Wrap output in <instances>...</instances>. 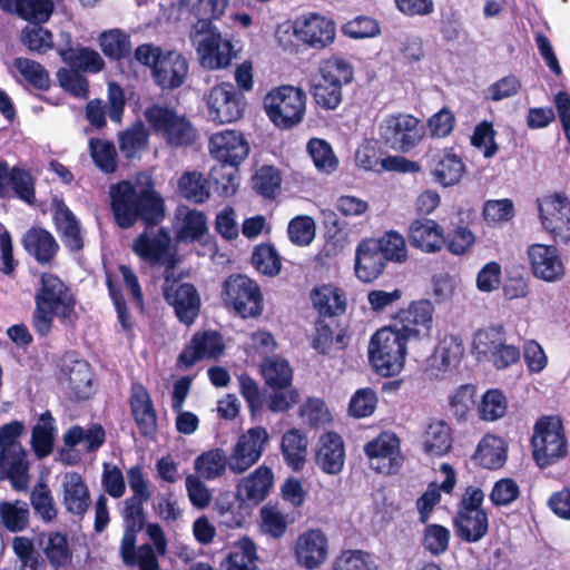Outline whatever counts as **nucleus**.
Segmentation results:
<instances>
[{
  "label": "nucleus",
  "mask_w": 570,
  "mask_h": 570,
  "mask_svg": "<svg viewBox=\"0 0 570 570\" xmlns=\"http://www.w3.org/2000/svg\"><path fill=\"white\" fill-rule=\"evenodd\" d=\"M269 442L267 430L257 425L248 429L239 435L228 456V468L232 472L239 474L247 471L262 458L266 445Z\"/></svg>",
  "instance_id": "nucleus-16"
},
{
  "label": "nucleus",
  "mask_w": 570,
  "mask_h": 570,
  "mask_svg": "<svg viewBox=\"0 0 570 570\" xmlns=\"http://www.w3.org/2000/svg\"><path fill=\"white\" fill-rule=\"evenodd\" d=\"M208 117L216 124H230L243 117L245 98L234 85L222 82L206 96Z\"/></svg>",
  "instance_id": "nucleus-14"
},
{
  "label": "nucleus",
  "mask_w": 570,
  "mask_h": 570,
  "mask_svg": "<svg viewBox=\"0 0 570 570\" xmlns=\"http://www.w3.org/2000/svg\"><path fill=\"white\" fill-rule=\"evenodd\" d=\"M307 153L318 171L331 174L337 169L338 159L325 139L311 138L307 142Z\"/></svg>",
  "instance_id": "nucleus-60"
},
{
  "label": "nucleus",
  "mask_w": 570,
  "mask_h": 570,
  "mask_svg": "<svg viewBox=\"0 0 570 570\" xmlns=\"http://www.w3.org/2000/svg\"><path fill=\"white\" fill-rule=\"evenodd\" d=\"M295 37L314 49H324L335 40V22L317 12L298 16L293 22Z\"/></svg>",
  "instance_id": "nucleus-20"
},
{
  "label": "nucleus",
  "mask_w": 570,
  "mask_h": 570,
  "mask_svg": "<svg viewBox=\"0 0 570 570\" xmlns=\"http://www.w3.org/2000/svg\"><path fill=\"white\" fill-rule=\"evenodd\" d=\"M380 141L389 149L406 154L423 139L424 128L421 120L410 114H392L379 126Z\"/></svg>",
  "instance_id": "nucleus-11"
},
{
  "label": "nucleus",
  "mask_w": 570,
  "mask_h": 570,
  "mask_svg": "<svg viewBox=\"0 0 570 570\" xmlns=\"http://www.w3.org/2000/svg\"><path fill=\"white\" fill-rule=\"evenodd\" d=\"M309 91L315 104L322 109L334 110L342 102V83L333 73L316 75Z\"/></svg>",
  "instance_id": "nucleus-42"
},
{
  "label": "nucleus",
  "mask_w": 570,
  "mask_h": 570,
  "mask_svg": "<svg viewBox=\"0 0 570 570\" xmlns=\"http://www.w3.org/2000/svg\"><path fill=\"white\" fill-rule=\"evenodd\" d=\"M472 461L474 465L488 470L502 468L507 461V448L503 439L492 434L484 435L472 455Z\"/></svg>",
  "instance_id": "nucleus-40"
},
{
  "label": "nucleus",
  "mask_w": 570,
  "mask_h": 570,
  "mask_svg": "<svg viewBox=\"0 0 570 570\" xmlns=\"http://www.w3.org/2000/svg\"><path fill=\"white\" fill-rule=\"evenodd\" d=\"M387 263L374 238L362 239L355 249L354 272L362 283H372L384 272Z\"/></svg>",
  "instance_id": "nucleus-29"
},
{
  "label": "nucleus",
  "mask_w": 570,
  "mask_h": 570,
  "mask_svg": "<svg viewBox=\"0 0 570 570\" xmlns=\"http://www.w3.org/2000/svg\"><path fill=\"white\" fill-rule=\"evenodd\" d=\"M92 381V373L87 363L73 366L68 375L71 399L75 401L88 400L94 393Z\"/></svg>",
  "instance_id": "nucleus-61"
},
{
  "label": "nucleus",
  "mask_w": 570,
  "mask_h": 570,
  "mask_svg": "<svg viewBox=\"0 0 570 570\" xmlns=\"http://www.w3.org/2000/svg\"><path fill=\"white\" fill-rule=\"evenodd\" d=\"M532 459L540 469L557 464L568 455V439L559 415H542L530 440Z\"/></svg>",
  "instance_id": "nucleus-5"
},
{
  "label": "nucleus",
  "mask_w": 570,
  "mask_h": 570,
  "mask_svg": "<svg viewBox=\"0 0 570 570\" xmlns=\"http://www.w3.org/2000/svg\"><path fill=\"white\" fill-rule=\"evenodd\" d=\"M30 505L43 523H50L58 517V508L52 491L45 481H38L30 492Z\"/></svg>",
  "instance_id": "nucleus-52"
},
{
  "label": "nucleus",
  "mask_w": 570,
  "mask_h": 570,
  "mask_svg": "<svg viewBox=\"0 0 570 570\" xmlns=\"http://www.w3.org/2000/svg\"><path fill=\"white\" fill-rule=\"evenodd\" d=\"M250 263L254 268L268 277H275L282 269V257L271 243H261L253 249Z\"/></svg>",
  "instance_id": "nucleus-55"
},
{
  "label": "nucleus",
  "mask_w": 570,
  "mask_h": 570,
  "mask_svg": "<svg viewBox=\"0 0 570 570\" xmlns=\"http://www.w3.org/2000/svg\"><path fill=\"white\" fill-rule=\"evenodd\" d=\"M220 299L227 311L243 320L258 318L264 312L261 285L246 274L228 275L222 284Z\"/></svg>",
  "instance_id": "nucleus-8"
},
{
  "label": "nucleus",
  "mask_w": 570,
  "mask_h": 570,
  "mask_svg": "<svg viewBox=\"0 0 570 570\" xmlns=\"http://www.w3.org/2000/svg\"><path fill=\"white\" fill-rule=\"evenodd\" d=\"M410 344L413 342L391 323L377 330L368 344V361L374 371L384 377L397 375L404 368Z\"/></svg>",
  "instance_id": "nucleus-4"
},
{
  "label": "nucleus",
  "mask_w": 570,
  "mask_h": 570,
  "mask_svg": "<svg viewBox=\"0 0 570 570\" xmlns=\"http://www.w3.org/2000/svg\"><path fill=\"white\" fill-rule=\"evenodd\" d=\"M207 219L203 212L188 210L185 215L181 226L177 232V238L185 243L200 242L207 234Z\"/></svg>",
  "instance_id": "nucleus-63"
},
{
  "label": "nucleus",
  "mask_w": 570,
  "mask_h": 570,
  "mask_svg": "<svg viewBox=\"0 0 570 570\" xmlns=\"http://www.w3.org/2000/svg\"><path fill=\"white\" fill-rule=\"evenodd\" d=\"M77 298L72 289L56 274L45 272L40 275L39 287L35 294L32 327L40 337H46L57 317L66 327H73L78 320Z\"/></svg>",
  "instance_id": "nucleus-2"
},
{
  "label": "nucleus",
  "mask_w": 570,
  "mask_h": 570,
  "mask_svg": "<svg viewBox=\"0 0 570 570\" xmlns=\"http://www.w3.org/2000/svg\"><path fill=\"white\" fill-rule=\"evenodd\" d=\"M137 533L131 529H125V534L120 544V556L122 562L128 567L138 566L140 570L145 569V560H158L154 548L149 543H144L136 548Z\"/></svg>",
  "instance_id": "nucleus-50"
},
{
  "label": "nucleus",
  "mask_w": 570,
  "mask_h": 570,
  "mask_svg": "<svg viewBox=\"0 0 570 570\" xmlns=\"http://www.w3.org/2000/svg\"><path fill=\"white\" fill-rule=\"evenodd\" d=\"M129 406L141 436L154 439L158 431V416L147 387L135 381L130 385Z\"/></svg>",
  "instance_id": "nucleus-23"
},
{
  "label": "nucleus",
  "mask_w": 570,
  "mask_h": 570,
  "mask_svg": "<svg viewBox=\"0 0 570 570\" xmlns=\"http://www.w3.org/2000/svg\"><path fill=\"white\" fill-rule=\"evenodd\" d=\"M265 385L273 391L287 390L292 386L293 370L289 363L281 357H266L261 365Z\"/></svg>",
  "instance_id": "nucleus-47"
},
{
  "label": "nucleus",
  "mask_w": 570,
  "mask_h": 570,
  "mask_svg": "<svg viewBox=\"0 0 570 570\" xmlns=\"http://www.w3.org/2000/svg\"><path fill=\"white\" fill-rule=\"evenodd\" d=\"M539 216L543 228L556 243H570V202L556 194L539 200Z\"/></svg>",
  "instance_id": "nucleus-17"
},
{
  "label": "nucleus",
  "mask_w": 570,
  "mask_h": 570,
  "mask_svg": "<svg viewBox=\"0 0 570 570\" xmlns=\"http://www.w3.org/2000/svg\"><path fill=\"white\" fill-rule=\"evenodd\" d=\"M434 305L430 299L412 301L400 308L391 318V324L403 333L414 345L430 342L433 328Z\"/></svg>",
  "instance_id": "nucleus-12"
},
{
  "label": "nucleus",
  "mask_w": 570,
  "mask_h": 570,
  "mask_svg": "<svg viewBox=\"0 0 570 570\" xmlns=\"http://www.w3.org/2000/svg\"><path fill=\"white\" fill-rule=\"evenodd\" d=\"M464 355V345L462 340L455 335H445L436 345L431 358L430 366L439 373H445L456 367Z\"/></svg>",
  "instance_id": "nucleus-39"
},
{
  "label": "nucleus",
  "mask_w": 570,
  "mask_h": 570,
  "mask_svg": "<svg viewBox=\"0 0 570 570\" xmlns=\"http://www.w3.org/2000/svg\"><path fill=\"white\" fill-rule=\"evenodd\" d=\"M135 59L150 71H187V59L177 50H164L153 43H142L135 50Z\"/></svg>",
  "instance_id": "nucleus-27"
},
{
  "label": "nucleus",
  "mask_w": 570,
  "mask_h": 570,
  "mask_svg": "<svg viewBox=\"0 0 570 570\" xmlns=\"http://www.w3.org/2000/svg\"><path fill=\"white\" fill-rule=\"evenodd\" d=\"M60 56L69 69L60 68L58 71H101L105 68L99 52L89 47H69L62 49Z\"/></svg>",
  "instance_id": "nucleus-44"
},
{
  "label": "nucleus",
  "mask_w": 570,
  "mask_h": 570,
  "mask_svg": "<svg viewBox=\"0 0 570 570\" xmlns=\"http://www.w3.org/2000/svg\"><path fill=\"white\" fill-rule=\"evenodd\" d=\"M0 522L11 533L26 531L30 525L29 504L22 500L0 501Z\"/></svg>",
  "instance_id": "nucleus-48"
},
{
  "label": "nucleus",
  "mask_w": 570,
  "mask_h": 570,
  "mask_svg": "<svg viewBox=\"0 0 570 570\" xmlns=\"http://www.w3.org/2000/svg\"><path fill=\"white\" fill-rule=\"evenodd\" d=\"M49 411L40 415V423L35 425L31 433V446L39 459L48 456L53 449L55 426Z\"/></svg>",
  "instance_id": "nucleus-54"
},
{
  "label": "nucleus",
  "mask_w": 570,
  "mask_h": 570,
  "mask_svg": "<svg viewBox=\"0 0 570 570\" xmlns=\"http://www.w3.org/2000/svg\"><path fill=\"white\" fill-rule=\"evenodd\" d=\"M190 38L194 42L197 41L196 50L204 68L212 70L227 68L236 57L232 41L223 38L217 27L203 33H195L194 30H190Z\"/></svg>",
  "instance_id": "nucleus-15"
},
{
  "label": "nucleus",
  "mask_w": 570,
  "mask_h": 570,
  "mask_svg": "<svg viewBox=\"0 0 570 570\" xmlns=\"http://www.w3.org/2000/svg\"><path fill=\"white\" fill-rule=\"evenodd\" d=\"M256 546L249 538L236 543L220 562V570H258Z\"/></svg>",
  "instance_id": "nucleus-49"
},
{
  "label": "nucleus",
  "mask_w": 570,
  "mask_h": 570,
  "mask_svg": "<svg viewBox=\"0 0 570 570\" xmlns=\"http://www.w3.org/2000/svg\"><path fill=\"white\" fill-rule=\"evenodd\" d=\"M100 47L106 57L112 60L129 58L131 42L127 33L121 30H110L100 37Z\"/></svg>",
  "instance_id": "nucleus-59"
},
{
  "label": "nucleus",
  "mask_w": 570,
  "mask_h": 570,
  "mask_svg": "<svg viewBox=\"0 0 570 570\" xmlns=\"http://www.w3.org/2000/svg\"><path fill=\"white\" fill-rule=\"evenodd\" d=\"M502 325L480 328L473 338V351L479 361L490 362L494 368L505 370L520 361V348L507 344Z\"/></svg>",
  "instance_id": "nucleus-10"
},
{
  "label": "nucleus",
  "mask_w": 570,
  "mask_h": 570,
  "mask_svg": "<svg viewBox=\"0 0 570 570\" xmlns=\"http://www.w3.org/2000/svg\"><path fill=\"white\" fill-rule=\"evenodd\" d=\"M210 181L219 196H233L238 188V166L219 164L209 173Z\"/></svg>",
  "instance_id": "nucleus-57"
},
{
  "label": "nucleus",
  "mask_w": 570,
  "mask_h": 570,
  "mask_svg": "<svg viewBox=\"0 0 570 570\" xmlns=\"http://www.w3.org/2000/svg\"><path fill=\"white\" fill-rule=\"evenodd\" d=\"M374 243L380 247L386 263H404L407 259L406 242L399 232H385L380 238H374Z\"/></svg>",
  "instance_id": "nucleus-58"
},
{
  "label": "nucleus",
  "mask_w": 570,
  "mask_h": 570,
  "mask_svg": "<svg viewBox=\"0 0 570 570\" xmlns=\"http://www.w3.org/2000/svg\"><path fill=\"white\" fill-rule=\"evenodd\" d=\"M62 504L68 514L82 520L91 505L90 492L78 472H69L62 481Z\"/></svg>",
  "instance_id": "nucleus-31"
},
{
  "label": "nucleus",
  "mask_w": 570,
  "mask_h": 570,
  "mask_svg": "<svg viewBox=\"0 0 570 570\" xmlns=\"http://www.w3.org/2000/svg\"><path fill=\"white\" fill-rule=\"evenodd\" d=\"M328 540L320 529H308L295 542L294 554L297 563L307 569H317L327 558Z\"/></svg>",
  "instance_id": "nucleus-25"
},
{
  "label": "nucleus",
  "mask_w": 570,
  "mask_h": 570,
  "mask_svg": "<svg viewBox=\"0 0 570 570\" xmlns=\"http://www.w3.org/2000/svg\"><path fill=\"white\" fill-rule=\"evenodd\" d=\"M20 421H11L0 428V478L8 479L13 490L26 491L29 484V462L27 453L17 439L23 432Z\"/></svg>",
  "instance_id": "nucleus-7"
},
{
  "label": "nucleus",
  "mask_w": 570,
  "mask_h": 570,
  "mask_svg": "<svg viewBox=\"0 0 570 570\" xmlns=\"http://www.w3.org/2000/svg\"><path fill=\"white\" fill-rule=\"evenodd\" d=\"M53 222L63 245L70 252L76 253L83 248L80 224L63 200H60L55 209Z\"/></svg>",
  "instance_id": "nucleus-38"
},
{
  "label": "nucleus",
  "mask_w": 570,
  "mask_h": 570,
  "mask_svg": "<svg viewBox=\"0 0 570 570\" xmlns=\"http://www.w3.org/2000/svg\"><path fill=\"white\" fill-rule=\"evenodd\" d=\"M17 198L33 206L36 198V178L31 171L20 166L10 167L7 160H0V199Z\"/></svg>",
  "instance_id": "nucleus-18"
},
{
  "label": "nucleus",
  "mask_w": 570,
  "mask_h": 570,
  "mask_svg": "<svg viewBox=\"0 0 570 570\" xmlns=\"http://www.w3.org/2000/svg\"><path fill=\"white\" fill-rule=\"evenodd\" d=\"M374 561L363 550H344L333 560L331 570H375Z\"/></svg>",
  "instance_id": "nucleus-64"
},
{
  "label": "nucleus",
  "mask_w": 570,
  "mask_h": 570,
  "mask_svg": "<svg viewBox=\"0 0 570 570\" xmlns=\"http://www.w3.org/2000/svg\"><path fill=\"white\" fill-rule=\"evenodd\" d=\"M228 466V456L219 448L210 449L198 455L194 462V469L198 476L214 480L222 476Z\"/></svg>",
  "instance_id": "nucleus-53"
},
{
  "label": "nucleus",
  "mask_w": 570,
  "mask_h": 570,
  "mask_svg": "<svg viewBox=\"0 0 570 570\" xmlns=\"http://www.w3.org/2000/svg\"><path fill=\"white\" fill-rule=\"evenodd\" d=\"M163 294L180 323L189 326L196 321L200 312L202 299L194 284L174 279L163 286Z\"/></svg>",
  "instance_id": "nucleus-21"
},
{
  "label": "nucleus",
  "mask_w": 570,
  "mask_h": 570,
  "mask_svg": "<svg viewBox=\"0 0 570 570\" xmlns=\"http://www.w3.org/2000/svg\"><path fill=\"white\" fill-rule=\"evenodd\" d=\"M307 435L299 429L287 430L281 441V453L284 462L293 471L303 470L307 456Z\"/></svg>",
  "instance_id": "nucleus-41"
},
{
  "label": "nucleus",
  "mask_w": 570,
  "mask_h": 570,
  "mask_svg": "<svg viewBox=\"0 0 570 570\" xmlns=\"http://www.w3.org/2000/svg\"><path fill=\"white\" fill-rule=\"evenodd\" d=\"M363 450L368 460L370 468L381 474H396L404 463L401 440L391 431L381 432L377 436L365 443Z\"/></svg>",
  "instance_id": "nucleus-13"
},
{
  "label": "nucleus",
  "mask_w": 570,
  "mask_h": 570,
  "mask_svg": "<svg viewBox=\"0 0 570 570\" xmlns=\"http://www.w3.org/2000/svg\"><path fill=\"white\" fill-rule=\"evenodd\" d=\"M317 466L326 474H338L345 462V444L336 432H326L317 443L315 452Z\"/></svg>",
  "instance_id": "nucleus-32"
},
{
  "label": "nucleus",
  "mask_w": 570,
  "mask_h": 570,
  "mask_svg": "<svg viewBox=\"0 0 570 570\" xmlns=\"http://www.w3.org/2000/svg\"><path fill=\"white\" fill-rule=\"evenodd\" d=\"M464 173L465 164L452 147L438 151L431 159L430 174L443 187L459 184Z\"/></svg>",
  "instance_id": "nucleus-30"
},
{
  "label": "nucleus",
  "mask_w": 570,
  "mask_h": 570,
  "mask_svg": "<svg viewBox=\"0 0 570 570\" xmlns=\"http://www.w3.org/2000/svg\"><path fill=\"white\" fill-rule=\"evenodd\" d=\"M528 259L532 275L547 283L564 278L566 266L557 246L535 243L528 247Z\"/></svg>",
  "instance_id": "nucleus-22"
},
{
  "label": "nucleus",
  "mask_w": 570,
  "mask_h": 570,
  "mask_svg": "<svg viewBox=\"0 0 570 570\" xmlns=\"http://www.w3.org/2000/svg\"><path fill=\"white\" fill-rule=\"evenodd\" d=\"M306 94L299 87L281 85L272 88L263 99L264 111L279 130H291L301 125L306 115Z\"/></svg>",
  "instance_id": "nucleus-6"
},
{
  "label": "nucleus",
  "mask_w": 570,
  "mask_h": 570,
  "mask_svg": "<svg viewBox=\"0 0 570 570\" xmlns=\"http://www.w3.org/2000/svg\"><path fill=\"white\" fill-rule=\"evenodd\" d=\"M180 2L196 18L190 30H194L195 33H203L215 27L213 22L224 16L229 0H181Z\"/></svg>",
  "instance_id": "nucleus-36"
},
{
  "label": "nucleus",
  "mask_w": 570,
  "mask_h": 570,
  "mask_svg": "<svg viewBox=\"0 0 570 570\" xmlns=\"http://www.w3.org/2000/svg\"><path fill=\"white\" fill-rule=\"evenodd\" d=\"M170 236L160 227L156 236L147 232L139 234L132 245L134 252L150 265H164L169 258Z\"/></svg>",
  "instance_id": "nucleus-35"
},
{
  "label": "nucleus",
  "mask_w": 570,
  "mask_h": 570,
  "mask_svg": "<svg viewBox=\"0 0 570 570\" xmlns=\"http://www.w3.org/2000/svg\"><path fill=\"white\" fill-rule=\"evenodd\" d=\"M440 471L445 474V479L441 484L436 482L429 483L426 490L416 499V509L419 512V521L426 524L431 518L434 508L441 501V492L451 494L456 484V473L450 463H442Z\"/></svg>",
  "instance_id": "nucleus-33"
},
{
  "label": "nucleus",
  "mask_w": 570,
  "mask_h": 570,
  "mask_svg": "<svg viewBox=\"0 0 570 570\" xmlns=\"http://www.w3.org/2000/svg\"><path fill=\"white\" fill-rule=\"evenodd\" d=\"M208 148L210 155L220 164L233 166H239L249 154V145L244 135L232 129L213 134Z\"/></svg>",
  "instance_id": "nucleus-24"
},
{
  "label": "nucleus",
  "mask_w": 570,
  "mask_h": 570,
  "mask_svg": "<svg viewBox=\"0 0 570 570\" xmlns=\"http://www.w3.org/2000/svg\"><path fill=\"white\" fill-rule=\"evenodd\" d=\"M17 198L33 206L36 198V178L31 171L20 166L10 167L7 160H0V199Z\"/></svg>",
  "instance_id": "nucleus-19"
},
{
  "label": "nucleus",
  "mask_w": 570,
  "mask_h": 570,
  "mask_svg": "<svg viewBox=\"0 0 570 570\" xmlns=\"http://www.w3.org/2000/svg\"><path fill=\"white\" fill-rule=\"evenodd\" d=\"M144 116L154 134L171 147H187L196 139L191 122L169 107L154 104L145 109Z\"/></svg>",
  "instance_id": "nucleus-9"
},
{
  "label": "nucleus",
  "mask_w": 570,
  "mask_h": 570,
  "mask_svg": "<svg viewBox=\"0 0 570 570\" xmlns=\"http://www.w3.org/2000/svg\"><path fill=\"white\" fill-rule=\"evenodd\" d=\"M109 197L114 222L120 228H131L137 222L153 228L165 218V200L146 171L138 173L132 180L110 185Z\"/></svg>",
  "instance_id": "nucleus-1"
},
{
  "label": "nucleus",
  "mask_w": 570,
  "mask_h": 570,
  "mask_svg": "<svg viewBox=\"0 0 570 570\" xmlns=\"http://www.w3.org/2000/svg\"><path fill=\"white\" fill-rule=\"evenodd\" d=\"M3 8L31 24L46 23L53 13L52 0H4Z\"/></svg>",
  "instance_id": "nucleus-43"
},
{
  "label": "nucleus",
  "mask_w": 570,
  "mask_h": 570,
  "mask_svg": "<svg viewBox=\"0 0 570 570\" xmlns=\"http://www.w3.org/2000/svg\"><path fill=\"white\" fill-rule=\"evenodd\" d=\"M282 175L272 165L258 168L252 177V187L263 198L275 199L281 191Z\"/></svg>",
  "instance_id": "nucleus-56"
},
{
  "label": "nucleus",
  "mask_w": 570,
  "mask_h": 570,
  "mask_svg": "<svg viewBox=\"0 0 570 570\" xmlns=\"http://www.w3.org/2000/svg\"><path fill=\"white\" fill-rule=\"evenodd\" d=\"M21 244L24 250L42 266L51 264L60 248L53 235L38 226L29 228L23 234Z\"/></svg>",
  "instance_id": "nucleus-34"
},
{
  "label": "nucleus",
  "mask_w": 570,
  "mask_h": 570,
  "mask_svg": "<svg viewBox=\"0 0 570 570\" xmlns=\"http://www.w3.org/2000/svg\"><path fill=\"white\" fill-rule=\"evenodd\" d=\"M407 239L412 247L434 254L444 247V228L432 218L416 217L407 227Z\"/></svg>",
  "instance_id": "nucleus-26"
},
{
  "label": "nucleus",
  "mask_w": 570,
  "mask_h": 570,
  "mask_svg": "<svg viewBox=\"0 0 570 570\" xmlns=\"http://www.w3.org/2000/svg\"><path fill=\"white\" fill-rule=\"evenodd\" d=\"M89 151L95 165L105 174L117 169V151L114 142L100 138L89 140Z\"/></svg>",
  "instance_id": "nucleus-62"
},
{
  "label": "nucleus",
  "mask_w": 570,
  "mask_h": 570,
  "mask_svg": "<svg viewBox=\"0 0 570 570\" xmlns=\"http://www.w3.org/2000/svg\"><path fill=\"white\" fill-rule=\"evenodd\" d=\"M453 445V432L451 426L440 420L431 422L423 435V451L430 456H443Z\"/></svg>",
  "instance_id": "nucleus-46"
},
{
  "label": "nucleus",
  "mask_w": 570,
  "mask_h": 570,
  "mask_svg": "<svg viewBox=\"0 0 570 570\" xmlns=\"http://www.w3.org/2000/svg\"><path fill=\"white\" fill-rule=\"evenodd\" d=\"M312 306L317 313L312 346L320 353H327L334 340L343 343L345 334L336 330L338 318L346 313L347 297L343 288L333 284L316 285L309 293Z\"/></svg>",
  "instance_id": "nucleus-3"
},
{
  "label": "nucleus",
  "mask_w": 570,
  "mask_h": 570,
  "mask_svg": "<svg viewBox=\"0 0 570 570\" xmlns=\"http://www.w3.org/2000/svg\"><path fill=\"white\" fill-rule=\"evenodd\" d=\"M274 483V474L269 466L259 465L239 485L243 498L258 504L266 499Z\"/></svg>",
  "instance_id": "nucleus-45"
},
{
  "label": "nucleus",
  "mask_w": 570,
  "mask_h": 570,
  "mask_svg": "<svg viewBox=\"0 0 570 570\" xmlns=\"http://www.w3.org/2000/svg\"><path fill=\"white\" fill-rule=\"evenodd\" d=\"M224 344L217 332H197L179 354L177 364L189 368L196 362L204 358L217 357L223 353Z\"/></svg>",
  "instance_id": "nucleus-28"
},
{
  "label": "nucleus",
  "mask_w": 570,
  "mask_h": 570,
  "mask_svg": "<svg viewBox=\"0 0 570 570\" xmlns=\"http://www.w3.org/2000/svg\"><path fill=\"white\" fill-rule=\"evenodd\" d=\"M455 535L465 543L480 542L489 532V514L485 510L456 512L453 518Z\"/></svg>",
  "instance_id": "nucleus-37"
},
{
  "label": "nucleus",
  "mask_w": 570,
  "mask_h": 570,
  "mask_svg": "<svg viewBox=\"0 0 570 570\" xmlns=\"http://www.w3.org/2000/svg\"><path fill=\"white\" fill-rule=\"evenodd\" d=\"M42 551L55 570L66 568L72 560L68 537L61 531H51L47 534V542Z\"/></svg>",
  "instance_id": "nucleus-51"
}]
</instances>
